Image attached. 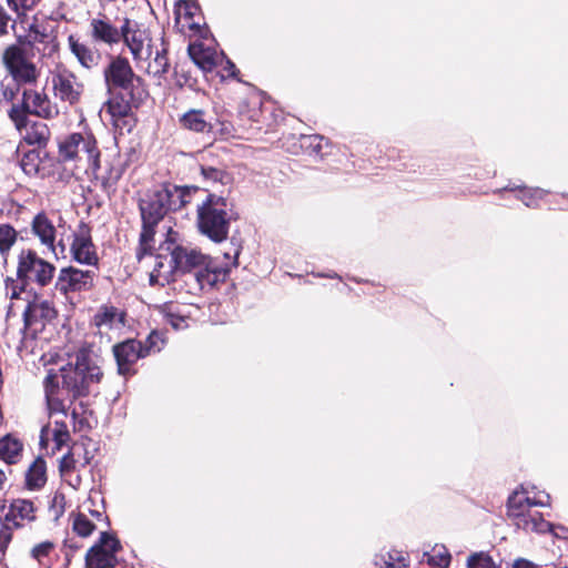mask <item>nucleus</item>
I'll return each instance as SVG.
<instances>
[{
	"instance_id": "1",
	"label": "nucleus",
	"mask_w": 568,
	"mask_h": 568,
	"mask_svg": "<svg viewBox=\"0 0 568 568\" xmlns=\"http://www.w3.org/2000/svg\"><path fill=\"white\" fill-rule=\"evenodd\" d=\"M101 377L100 367L87 351L78 352L74 362L48 369L43 387L49 414L65 416L67 404L89 394Z\"/></svg>"
},
{
	"instance_id": "2",
	"label": "nucleus",
	"mask_w": 568,
	"mask_h": 568,
	"mask_svg": "<svg viewBox=\"0 0 568 568\" xmlns=\"http://www.w3.org/2000/svg\"><path fill=\"white\" fill-rule=\"evenodd\" d=\"M122 40L129 48L138 68L153 77L166 73L169 60L162 39L153 40L148 29L136 21L124 19Z\"/></svg>"
},
{
	"instance_id": "3",
	"label": "nucleus",
	"mask_w": 568,
	"mask_h": 568,
	"mask_svg": "<svg viewBox=\"0 0 568 568\" xmlns=\"http://www.w3.org/2000/svg\"><path fill=\"white\" fill-rule=\"evenodd\" d=\"M549 495L521 487L508 498L507 515L513 524L526 532L545 534L551 530V525L536 509L537 506H548Z\"/></svg>"
},
{
	"instance_id": "4",
	"label": "nucleus",
	"mask_w": 568,
	"mask_h": 568,
	"mask_svg": "<svg viewBox=\"0 0 568 568\" xmlns=\"http://www.w3.org/2000/svg\"><path fill=\"white\" fill-rule=\"evenodd\" d=\"M171 250L174 251L179 272L194 271L193 276L201 290L213 287L219 282L224 281L230 272V267L236 266L240 254V251L236 248L232 261L225 263L224 266H216L212 264L209 256L195 248L179 245L173 239Z\"/></svg>"
},
{
	"instance_id": "5",
	"label": "nucleus",
	"mask_w": 568,
	"mask_h": 568,
	"mask_svg": "<svg viewBox=\"0 0 568 568\" xmlns=\"http://www.w3.org/2000/svg\"><path fill=\"white\" fill-rule=\"evenodd\" d=\"M54 272V265L40 257L36 251L22 250L18 255L17 276L19 281L7 277L6 295L11 301H19L24 283L34 282L39 286H47L52 281Z\"/></svg>"
},
{
	"instance_id": "6",
	"label": "nucleus",
	"mask_w": 568,
	"mask_h": 568,
	"mask_svg": "<svg viewBox=\"0 0 568 568\" xmlns=\"http://www.w3.org/2000/svg\"><path fill=\"white\" fill-rule=\"evenodd\" d=\"M59 161L71 164V171L95 173L100 168V152L91 135L72 133L59 142Z\"/></svg>"
},
{
	"instance_id": "7",
	"label": "nucleus",
	"mask_w": 568,
	"mask_h": 568,
	"mask_svg": "<svg viewBox=\"0 0 568 568\" xmlns=\"http://www.w3.org/2000/svg\"><path fill=\"white\" fill-rule=\"evenodd\" d=\"M231 217L226 200L210 194L197 206V227L200 232L215 243L224 242L229 236Z\"/></svg>"
},
{
	"instance_id": "8",
	"label": "nucleus",
	"mask_w": 568,
	"mask_h": 568,
	"mask_svg": "<svg viewBox=\"0 0 568 568\" xmlns=\"http://www.w3.org/2000/svg\"><path fill=\"white\" fill-rule=\"evenodd\" d=\"M140 211L142 217V232L140 236L141 248L146 252L152 248L155 225L168 213L166 206L163 204L160 190H154L144 194L140 200Z\"/></svg>"
},
{
	"instance_id": "9",
	"label": "nucleus",
	"mask_w": 568,
	"mask_h": 568,
	"mask_svg": "<svg viewBox=\"0 0 568 568\" xmlns=\"http://www.w3.org/2000/svg\"><path fill=\"white\" fill-rule=\"evenodd\" d=\"M122 545L118 537L110 531L100 534L99 539L85 554L87 568H114L118 565V552Z\"/></svg>"
},
{
	"instance_id": "10",
	"label": "nucleus",
	"mask_w": 568,
	"mask_h": 568,
	"mask_svg": "<svg viewBox=\"0 0 568 568\" xmlns=\"http://www.w3.org/2000/svg\"><path fill=\"white\" fill-rule=\"evenodd\" d=\"M31 234L55 258L65 257L67 245L62 239L57 241L58 227L45 212L37 213L31 221Z\"/></svg>"
},
{
	"instance_id": "11",
	"label": "nucleus",
	"mask_w": 568,
	"mask_h": 568,
	"mask_svg": "<svg viewBox=\"0 0 568 568\" xmlns=\"http://www.w3.org/2000/svg\"><path fill=\"white\" fill-rule=\"evenodd\" d=\"M172 246V233L159 247V253L154 256L153 267L150 272V284L164 286L174 281L179 274L176 257Z\"/></svg>"
},
{
	"instance_id": "12",
	"label": "nucleus",
	"mask_w": 568,
	"mask_h": 568,
	"mask_svg": "<svg viewBox=\"0 0 568 568\" xmlns=\"http://www.w3.org/2000/svg\"><path fill=\"white\" fill-rule=\"evenodd\" d=\"M3 63L18 83H32L39 77L37 67L21 47H9L3 53Z\"/></svg>"
},
{
	"instance_id": "13",
	"label": "nucleus",
	"mask_w": 568,
	"mask_h": 568,
	"mask_svg": "<svg viewBox=\"0 0 568 568\" xmlns=\"http://www.w3.org/2000/svg\"><path fill=\"white\" fill-rule=\"evenodd\" d=\"M18 301H11L8 306V316H14L19 308H22V315L24 326L29 327L32 324L41 321H49L55 316V310L52 304L47 300L36 298L32 302H28L20 307Z\"/></svg>"
},
{
	"instance_id": "14",
	"label": "nucleus",
	"mask_w": 568,
	"mask_h": 568,
	"mask_svg": "<svg viewBox=\"0 0 568 568\" xmlns=\"http://www.w3.org/2000/svg\"><path fill=\"white\" fill-rule=\"evenodd\" d=\"M54 95L62 101L73 104L79 101L83 85L77 77L67 69H58L52 75Z\"/></svg>"
},
{
	"instance_id": "15",
	"label": "nucleus",
	"mask_w": 568,
	"mask_h": 568,
	"mask_svg": "<svg viewBox=\"0 0 568 568\" xmlns=\"http://www.w3.org/2000/svg\"><path fill=\"white\" fill-rule=\"evenodd\" d=\"M93 285V272L82 271L75 267L62 268L59 273L55 287L63 294L81 292Z\"/></svg>"
},
{
	"instance_id": "16",
	"label": "nucleus",
	"mask_w": 568,
	"mask_h": 568,
	"mask_svg": "<svg viewBox=\"0 0 568 568\" xmlns=\"http://www.w3.org/2000/svg\"><path fill=\"white\" fill-rule=\"evenodd\" d=\"M125 313L111 304H102L92 317V325L101 335L110 336L124 327Z\"/></svg>"
},
{
	"instance_id": "17",
	"label": "nucleus",
	"mask_w": 568,
	"mask_h": 568,
	"mask_svg": "<svg viewBox=\"0 0 568 568\" xmlns=\"http://www.w3.org/2000/svg\"><path fill=\"white\" fill-rule=\"evenodd\" d=\"M114 357L118 364V371L121 375L131 373V366L142 357H145V352L141 342L135 339H128L113 347Z\"/></svg>"
},
{
	"instance_id": "18",
	"label": "nucleus",
	"mask_w": 568,
	"mask_h": 568,
	"mask_svg": "<svg viewBox=\"0 0 568 568\" xmlns=\"http://www.w3.org/2000/svg\"><path fill=\"white\" fill-rule=\"evenodd\" d=\"M71 254L73 260L80 264L94 265L98 262L94 245L89 229L85 225L80 226L74 234L71 244Z\"/></svg>"
},
{
	"instance_id": "19",
	"label": "nucleus",
	"mask_w": 568,
	"mask_h": 568,
	"mask_svg": "<svg viewBox=\"0 0 568 568\" xmlns=\"http://www.w3.org/2000/svg\"><path fill=\"white\" fill-rule=\"evenodd\" d=\"M90 36L94 42L118 44L122 40L123 23L118 29L105 16L100 14L90 21Z\"/></svg>"
},
{
	"instance_id": "20",
	"label": "nucleus",
	"mask_w": 568,
	"mask_h": 568,
	"mask_svg": "<svg viewBox=\"0 0 568 568\" xmlns=\"http://www.w3.org/2000/svg\"><path fill=\"white\" fill-rule=\"evenodd\" d=\"M133 77L134 73L129 61L122 57L112 59L104 70V79L109 88L128 89L132 83Z\"/></svg>"
},
{
	"instance_id": "21",
	"label": "nucleus",
	"mask_w": 568,
	"mask_h": 568,
	"mask_svg": "<svg viewBox=\"0 0 568 568\" xmlns=\"http://www.w3.org/2000/svg\"><path fill=\"white\" fill-rule=\"evenodd\" d=\"M37 518V507L34 503L24 498L13 499L4 516V520L14 528H22L34 521Z\"/></svg>"
},
{
	"instance_id": "22",
	"label": "nucleus",
	"mask_w": 568,
	"mask_h": 568,
	"mask_svg": "<svg viewBox=\"0 0 568 568\" xmlns=\"http://www.w3.org/2000/svg\"><path fill=\"white\" fill-rule=\"evenodd\" d=\"M23 108L27 112L45 119L58 114L57 108L51 104L47 94L37 90L23 92Z\"/></svg>"
},
{
	"instance_id": "23",
	"label": "nucleus",
	"mask_w": 568,
	"mask_h": 568,
	"mask_svg": "<svg viewBox=\"0 0 568 568\" xmlns=\"http://www.w3.org/2000/svg\"><path fill=\"white\" fill-rule=\"evenodd\" d=\"M189 55L193 62L203 71H212L223 62V55L203 43L193 42L187 48Z\"/></svg>"
},
{
	"instance_id": "24",
	"label": "nucleus",
	"mask_w": 568,
	"mask_h": 568,
	"mask_svg": "<svg viewBox=\"0 0 568 568\" xmlns=\"http://www.w3.org/2000/svg\"><path fill=\"white\" fill-rule=\"evenodd\" d=\"M130 106L123 100L118 98L106 101L100 110V116L118 129L129 125L128 116Z\"/></svg>"
},
{
	"instance_id": "25",
	"label": "nucleus",
	"mask_w": 568,
	"mask_h": 568,
	"mask_svg": "<svg viewBox=\"0 0 568 568\" xmlns=\"http://www.w3.org/2000/svg\"><path fill=\"white\" fill-rule=\"evenodd\" d=\"M166 211H176L190 203L191 194L197 191L196 187L166 185L159 189Z\"/></svg>"
},
{
	"instance_id": "26",
	"label": "nucleus",
	"mask_w": 568,
	"mask_h": 568,
	"mask_svg": "<svg viewBox=\"0 0 568 568\" xmlns=\"http://www.w3.org/2000/svg\"><path fill=\"white\" fill-rule=\"evenodd\" d=\"M199 7L187 0H179L175 3V22L182 32L186 30L200 32L201 23L195 20Z\"/></svg>"
},
{
	"instance_id": "27",
	"label": "nucleus",
	"mask_w": 568,
	"mask_h": 568,
	"mask_svg": "<svg viewBox=\"0 0 568 568\" xmlns=\"http://www.w3.org/2000/svg\"><path fill=\"white\" fill-rule=\"evenodd\" d=\"M179 123L184 130L195 133H209L213 128L205 112L201 109L187 110L180 116Z\"/></svg>"
},
{
	"instance_id": "28",
	"label": "nucleus",
	"mask_w": 568,
	"mask_h": 568,
	"mask_svg": "<svg viewBox=\"0 0 568 568\" xmlns=\"http://www.w3.org/2000/svg\"><path fill=\"white\" fill-rule=\"evenodd\" d=\"M68 44L70 51L74 54L78 62L87 69L98 65L100 55L97 51L82 43L74 36H69Z\"/></svg>"
},
{
	"instance_id": "29",
	"label": "nucleus",
	"mask_w": 568,
	"mask_h": 568,
	"mask_svg": "<svg viewBox=\"0 0 568 568\" xmlns=\"http://www.w3.org/2000/svg\"><path fill=\"white\" fill-rule=\"evenodd\" d=\"M47 483V466L42 458H37L26 473V488L28 490H40Z\"/></svg>"
},
{
	"instance_id": "30",
	"label": "nucleus",
	"mask_w": 568,
	"mask_h": 568,
	"mask_svg": "<svg viewBox=\"0 0 568 568\" xmlns=\"http://www.w3.org/2000/svg\"><path fill=\"white\" fill-rule=\"evenodd\" d=\"M23 450V444L11 434L0 439V459L7 464H16L19 462Z\"/></svg>"
},
{
	"instance_id": "31",
	"label": "nucleus",
	"mask_w": 568,
	"mask_h": 568,
	"mask_svg": "<svg viewBox=\"0 0 568 568\" xmlns=\"http://www.w3.org/2000/svg\"><path fill=\"white\" fill-rule=\"evenodd\" d=\"M162 320L170 324L174 329H184L187 327V318L180 312L176 304H166L159 308Z\"/></svg>"
},
{
	"instance_id": "32",
	"label": "nucleus",
	"mask_w": 568,
	"mask_h": 568,
	"mask_svg": "<svg viewBox=\"0 0 568 568\" xmlns=\"http://www.w3.org/2000/svg\"><path fill=\"white\" fill-rule=\"evenodd\" d=\"M71 524L73 532L82 538L91 536L97 528L95 524L82 513L72 514Z\"/></svg>"
},
{
	"instance_id": "33",
	"label": "nucleus",
	"mask_w": 568,
	"mask_h": 568,
	"mask_svg": "<svg viewBox=\"0 0 568 568\" xmlns=\"http://www.w3.org/2000/svg\"><path fill=\"white\" fill-rule=\"evenodd\" d=\"M200 169L204 181L211 186L217 184L225 186L231 183V176L222 169L205 165H201Z\"/></svg>"
},
{
	"instance_id": "34",
	"label": "nucleus",
	"mask_w": 568,
	"mask_h": 568,
	"mask_svg": "<svg viewBox=\"0 0 568 568\" xmlns=\"http://www.w3.org/2000/svg\"><path fill=\"white\" fill-rule=\"evenodd\" d=\"M427 562L430 566H436L439 568H447L450 564L452 556L448 549L440 545L435 546L429 554H427Z\"/></svg>"
},
{
	"instance_id": "35",
	"label": "nucleus",
	"mask_w": 568,
	"mask_h": 568,
	"mask_svg": "<svg viewBox=\"0 0 568 568\" xmlns=\"http://www.w3.org/2000/svg\"><path fill=\"white\" fill-rule=\"evenodd\" d=\"M519 194L517 195V199L520 200L526 206L534 207L538 204V202L544 199L548 191L542 189H518Z\"/></svg>"
},
{
	"instance_id": "36",
	"label": "nucleus",
	"mask_w": 568,
	"mask_h": 568,
	"mask_svg": "<svg viewBox=\"0 0 568 568\" xmlns=\"http://www.w3.org/2000/svg\"><path fill=\"white\" fill-rule=\"evenodd\" d=\"M17 241V231L9 224L0 225V253L6 258Z\"/></svg>"
},
{
	"instance_id": "37",
	"label": "nucleus",
	"mask_w": 568,
	"mask_h": 568,
	"mask_svg": "<svg viewBox=\"0 0 568 568\" xmlns=\"http://www.w3.org/2000/svg\"><path fill=\"white\" fill-rule=\"evenodd\" d=\"M467 568H497L491 556L486 551L473 552L467 558Z\"/></svg>"
},
{
	"instance_id": "38",
	"label": "nucleus",
	"mask_w": 568,
	"mask_h": 568,
	"mask_svg": "<svg viewBox=\"0 0 568 568\" xmlns=\"http://www.w3.org/2000/svg\"><path fill=\"white\" fill-rule=\"evenodd\" d=\"M52 437L54 442V447L52 452L60 450L62 446H64L70 439V433L68 426L63 420H55L54 428L51 430Z\"/></svg>"
},
{
	"instance_id": "39",
	"label": "nucleus",
	"mask_w": 568,
	"mask_h": 568,
	"mask_svg": "<svg viewBox=\"0 0 568 568\" xmlns=\"http://www.w3.org/2000/svg\"><path fill=\"white\" fill-rule=\"evenodd\" d=\"M69 452L75 458V464H79L82 468L87 467L92 459V455L83 442L74 443Z\"/></svg>"
},
{
	"instance_id": "40",
	"label": "nucleus",
	"mask_w": 568,
	"mask_h": 568,
	"mask_svg": "<svg viewBox=\"0 0 568 568\" xmlns=\"http://www.w3.org/2000/svg\"><path fill=\"white\" fill-rule=\"evenodd\" d=\"M81 468L79 464H75V458L70 452L60 460L59 469L62 478L72 477V474L79 473Z\"/></svg>"
},
{
	"instance_id": "41",
	"label": "nucleus",
	"mask_w": 568,
	"mask_h": 568,
	"mask_svg": "<svg viewBox=\"0 0 568 568\" xmlns=\"http://www.w3.org/2000/svg\"><path fill=\"white\" fill-rule=\"evenodd\" d=\"M54 549V544L52 541L45 540L40 544L34 545L30 550V556L39 564L43 562V559L47 558Z\"/></svg>"
},
{
	"instance_id": "42",
	"label": "nucleus",
	"mask_w": 568,
	"mask_h": 568,
	"mask_svg": "<svg viewBox=\"0 0 568 568\" xmlns=\"http://www.w3.org/2000/svg\"><path fill=\"white\" fill-rule=\"evenodd\" d=\"M163 345L164 339L162 337V334H160L156 331L151 332L146 338L145 345H143L145 356H148L151 353L160 352Z\"/></svg>"
},
{
	"instance_id": "43",
	"label": "nucleus",
	"mask_w": 568,
	"mask_h": 568,
	"mask_svg": "<svg viewBox=\"0 0 568 568\" xmlns=\"http://www.w3.org/2000/svg\"><path fill=\"white\" fill-rule=\"evenodd\" d=\"M324 143L327 144V141L320 135H308L302 139V145L312 149L316 154L323 151Z\"/></svg>"
},
{
	"instance_id": "44",
	"label": "nucleus",
	"mask_w": 568,
	"mask_h": 568,
	"mask_svg": "<svg viewBox=\"0 0 568 568\" xmlns=\"http://www.w3.org/2000/svg\"><path fill=\"white\" fill-rule=\"evenodd\" d=\"M7 2L13 11L21 13L34 8L39 0H7Z\"/></svg>"
},
{
	"instance_id": "45",
	"label": "nucleus",
	"mask_w": 568,
	"mask_h": 568,
	"mask_svg": "<svg viewBox=\"0 0 568 568\" xmlns=\"http://www.w3.org/2000/svg\"><path fill=\"white\" fill-rule=\"evenodd\" d=\"M388 565L396 568H406L409 565V559L402 551L393 550L388 554Z\"/></svg>"
},
{
	"instance_id": "46",
	"label": "nucleus",
	"mask_w": 568,
	"mask_h": 568,
	"mask_svg": "<svg viewBox=\"0 0 568 568\" xmlns=\"http://www.w3.org/2000/svg\"><path fill=\"white\" fill-rule=\"evenodd\" d=\"M12 527L8 523L0 527V551H4L12 540Z\"/></svg>"
},
{
	"instance_id": "47",
	"label": "nucleus",
	"mask_w": 568,
	"mask_h": 568,
	"mask_svg": "<svg viewBox=\"0 0 568 568\" xmlns=\"http://www.w3.org/2000/svg\"><path fill=\"white\" fill-rule=\"evenodd\" d=\"M24 111V109L22 110L17 106H13L9 112L10 119L14 122L17 129L19 130L24 125L26 122Z\"/></svg>"
},
{
	"instance_id": "48",
	"label": "nucleus",
	"mask_w": 568,
	"mask_h": 568,
	"mask_svg": "<svg viewBox=\"0 0 568 568\" xmlns=\"http://www.w3.org/2000/svg\"><path fill=\"white\" fill-rule=\"evenodd\" d=\"M219 132L222 138L229 139L231 136H234V126L232 125V123L227 121H219Z\"/></svg>"
},
{
	"instance_id": "49",
	"label": "nucleus",
	"mask_w": 568,
	"mask_h": 568,
	"mask_svg": "<svg viewBox=\"0 0 568 568\" xmlns=\"http://www.w3.org/2000/svg\"><path fill=\"white\" fill-rule=\"evenodd\" d=\"M511 568H539V565L526 558H516L511 564Z\"/></svg>"
},
{
	"instance_id": "50",
	"label": "nucleus",
	"mask_w": 568,
	"mask_h": 568,
	"mask_svg": "<svg viewBox=\"0 0 568 568\" xmlns=\"http://www.w3.org/2000/svg\"><path fill=\"white\" fill-rule=\"evenodd\" d=\"M10 18L7 14L6 10L0 7V36H3L7 33V27Z\"/></svg>"
},
{
	"instance_id": "51",
	"label": "nucleus",
	"mask_w": 568,
	"mask_h": 568,
	"mask_svg": "<svg viewBox=\"0 0 568 568\" xmlns=\"http://www.w3.org/2000/svg\"><path fill=\"white\" fill-rule=\"evenodd\" d=\"M31 159H32L31 155H27L26 159H23L22 163H21L23 171L28 174H32V173L37 172V168L34 165L29 164V162H28Z\"/></svg>"
},
{
	"instance_id": "52",
	"label": "nucleus",
	"mask_w": 568,
	"mask_h": 568,
	"mask_svg": "<svg viewBox=\"0 0 568 568\" xmlns=\"http://www.w3.org/2000/svg\"><path fill=\"white\" fill-rule=\"evenodd\" d=\"M70 486H72L73 488H77L80 483H81V478L79 476L78 473H73L72 474V477H68V478H63Z\"/></svg>"
},
{
	"instance_id": "53",
	"label": "nucleus",
	"mask_w": 568,
	"mask_h": 568,
	"mask_svg": "<svg viewBox=\"0 0 568 568\" xmlns=\"http://www.w3.org/2000/svg\"><path fill=\"white\" fill-rule=\"evenodd\" d=\"M222 63L225 64L224 65V70L227 72V77H232V75L235 74V65L231 61H229V60L224 61L223 60Z\"/></svg>"
},
{
	"instance_id": "54",
	"label": "nucleus",
	"mask_w": 568,
	"mask_h": 568,
	"mask_svg": "<svg viewBox=\"0 0 568 568\" xmlns=\"http://www.w3.org/2000/svg\"><path fill=\"white\" fill-rule=\"evenodd\" d=\"M49 433H50L49 427H44V428H42V432H41V440H40V443H41V445H42V446L47 445V438H48Z\"/></svg>"
},
{
	"instance_id": "55",
	"label": "nucleus",
	"mask_w": 568,
	"mask_h": 568,
	"mask_svg": "<svg viewBox=\"0 0 568 568\" xmlns=\"http://www.w3.org/2000/svg\"><path fill=\"white\" fill-rule=\"evenodd\" d=\"M7 480H8L7 474L4 473V470L0 469V490L3 489Z\"/></svg>"
},
{
	"instance_id": "56",
	"label": "nucleus",
	"mask_w": 568,
	"mask_h": 568,
	"mask_svg": "<svg viewBox=\"0 0 568 568\" xmlns=\"http://www.w3.org/2000/svg\"><path fill=\"white\" fill-rule=\"evenodd\" d=\"M91 515L97 519H100L102 517V514L99 511H93Z\"/></svg>"
},
{
	"instance_id": "57",
	"label": "nucleus",
	"mask_w": 568,
	"mask_h": 568,
	"mask_svg": "<svg viewBox=\"0 0 568 568\" xmlns=\"http://www.w3.org/2000/svg\"><path fill=\"white\" fill-rule=\"evenodd\" d=\"M224 256H225L226 260L231 258V256L227 253H225Z\"/></svg>"
}]
</instances>
